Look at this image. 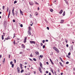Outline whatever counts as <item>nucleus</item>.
<instances>
[{"label":"nucleus","mask_w":75,"mask_h":75,"mask_svg":"<svg viewBox=\"0 0 75 75\" xmlns=\"http://www.w3.org/2000/svg\"><path fill=\"white\" fill-rule=\"evenodd\" d=\"M16 13H15V14L16 16H17V14H18V12H17V11H16Z\"/></svg>","instance_id":"nucleus-24"},{"label":"nucleus","mask_w":75,"mask_h":75,"mask_svg":"<svg viewBox=\"0 0 75 75\" xmlns=\"http://www.w3.org/2000/svg\"><path fill=\"white\" fill-rule=\"evenodd\" d=\"M13 62L12 61H11L10 62V64L11 65H12V64H13Z\"/></svg>","instance_id":"nucleus-34"},{"label":"nucleus","mask_w":75,"mask_h":75,"mask_svg":"<svg viewBox=\"0 0 75 75\" xmlns=\"http://www.w3.org/2000/svg\"><path fill=\"white\" fill-rule=\"evenodd\" d=\"M46 64H47V65H49V63H48V62H46Z\"/></svg>","instance_id":"nucleus-55"},{"label":"nucleus","mask_w":75,"mask_h":75,"mask_svg":"<svg viewBox=\"0 0 75 75\" xmlns=\"http://www.w3.org/2000/svg\"><path fill=\"white\" fill-rule=\"evenodd\" d=\"M62 12H63V10H61L59 12V14H62Z\"/></svg>","instance_id":"nucleus-10"},{"label":"nucleus","mask_w":75,"mask_h":75,"mask_svg":"<svg viewBox=\"0 0 75 75\" xmlns=\"http://www.w3.org/2000/svg\"><path fill=\"white\" fill-rule=\"evenodd\" d=\"M8 57H9V58H10V54L9 55Z\"/></svg>","instance_id":"nucleus-62"},{"label":"nucleus","mask_w":75,"mask_h":75,"mask_svg":"<svg viewBox=\"0 0 75 75\" xmlns=\"http://www.w3.org/2000/svg\"><path fill=\"white\" fill-rule=\"evenodd\" d=\"M13 44H14L15 45H16V42H15V40L14 41H13Z\"/></svg>","instance_id":"nucleus-32"},{"label":"nucleus","mask_w":75,"mask_h":75,"mask_svg":"<svg viewBox=\"0 0 75 75\" xmlns=\"http://www.w3.org/2000/svg\"><path fill=\"white\" fill-rule=\"evenodd\" d=\"M9 10V9L8 8V7H7V12H8V10Z\"/></svg>","instance_id":"nucleus-35"},{"label":"nucleus","mask_w":75,"mask_h":75,"mask_svg":"<svg viewBox=\"0 0 75 75\" xmlns=\"http://www.w3.org/2000/svg\"><path fill=\"white\" fill-rule=\"evenodd\" d=\"M42 42H43V43H44V42H45V40H43Z\"/></svg>","instance_id":"nucleus-46"},{"label":"nucleus","mask_w":75,"mask_h":75,"mask_svg":"<svg viewBox=\"0 0 75 75\" xmlns=\"http://www.w3.org/2000/svg\"><path fill=\"white\" fill-rule=\"evenodd\" d=\"M11 13V11H10H10H9V13H8V18H9V17H10V15Z\"/></svg>","instance_id":"nucleus-5"},{"label":"nucleus","mask_w":75,"mask_h":75,"mask_svg":"<svg viewBox=\"0 0 75 75\" xmlns=\"http://www.w3.org/2000/svg\"><path fill=\"white\" fill-rule=\"evenodd\" d=\"M34 74H36V71H34Z\"/></svg>","instance_id":"nucleus-61"},{"label":"nucleus","mask_w":75,"mask_h":75,"mask_svg":"<svg viewBox=\"0 0 75 75\" xmlns=\"http://www.w3.org/2000/svg\"><path fill=\"white\" fill-rule=\"evenodd\" d=\"M33 59L34 61H36V59H35V58H33Z\"/></svg>","instance_id":"nucleus-37"},{"label":"nucleus","mask_w":75,"mask_h":75,"mask_svg":"<svg viewBox=\"0 0 75 75\" xmlns=\"http://www.w3.org/2000/svg\"><path fill=\"white\" fill-rule=\"evenodd\" d=\"M47 30H49V27H47Z\"/></svg>","instance_id":"nucleus-53"},{"label":"nucleus","mask_w":75,"mask_h":75,"mask_svg":"<svg viewBox=\"0 0 75 75\" xmlns=\"http://www.w3.org/2000/svg\"><path fill=\"white\" fill-rule=\"evenodd\" d=\"M53 48L55 50V51H57V53H59V50L57 48H56L55 47H54Z\"/></svg>","instance_id":"nucleus-1"},{"label":"nucleus","mask_w":75,"mask_h":75,"mask_svg":"<svg viewBox=\"0 0 75 75\" xmlns=\"http://www.w3.org/2000/svg\"><path fill=\"white\" fill-rule=\"evenodd\" d=\"M40 66L42 68V63H41V62H40Z\"/></svg>","instance_id":"nucleus-8"},{"label":"nucleus","mask_w":75,"mask_h":75,"mask_svg":"<svg viewBox=\"0 0 75 75\" xmlns=\"http://www.w3.org/2000/svg\"><path fill=\"white\" fill-rule=\"evenodd\" d=\"M35 14H36V16H38V13L37 12H36Z\"/></svg>","instance_id":"nucleus-22"},{"label":"nucleus","mask_w":75,"mask_h":75,"mask_svg":"<svg viewBox=\"0 0 75 75\" xmlns=\"http://www.w3.org/2000/svg\"><path fill=\"white\" fill-rule=\"evenodd\" d=\"M51 63L53 65H54V63L52 61L51 62Z\"/></svg>","instance_id":"nucleus-56"},{"label":"nucleus","mask_w":75,"mask_h":75,"mask_svg":"<svg viewBox=\"0 0 75 75\" xmlns=\"http://www.w3.org/2000/svg\"><path fill=\"white\" fill-rule=\"evenodd\" d=\"M39 70L40 71L41 73H42V71H41V68H39Z\"/></svg>","instance_id":"nucleus-9"},{"label":"nucleus","mask_w":75,"mask_h":75,"mask_svg":"<svg viewBox=\"0 0 75 75\" xmlns=\"http://www.w3.org/2000/svg\"><path fill=\"white\" fill-rule=\"evenodd\" d=\"M59 59H60V60L62 62H64V61L62 60V58L61 57H60Z\"/></svg>","instance_id":"nucleus-14"},{"label":"nucleus","mask_w":75,"mask_h":75,"mask_svg":"<svg viewBox=\"0 0 75 75\" xmlns=\"http://www.w3.org/2000/svg\"><path fill=\"white\" fill-rule=\"evenodd\" d=\"M2 40H4V35H2Z\"/></svg>","instance_id":"nucleus-18"},{"label":"nucleus","mask_w":75,"mask_h":75,"mask_svg":"<svg viewBox=\"0 0 75 75\" xmlns=\"http://www.w3.org/2000/svg\"><path fill=\"white\" fill-rule=\"evenodd\" d=\"M14 8H13V9L12 10V12H14Z\"/></svg>","instance_id":"nucleus-45"},{"label":"nucleus","mask_w":75,"mask_h":75,"mask_svg":"<svg viewBox=\"0 0 75 75\" xmlns=\"http://www.w3.org/2000/svg\"><path fill=\"white\" fill-rule=\"evenodd\" d=\"M64 1H65L66 2V3L67 5H68L69 3H68V1L66 0H64Z\"/></svg>","instance_id":"nucleus-7"},{"label":"nucleus","mask_w":75,"mask_h":75,"mask_svg":"<svg viewBox=\"0 0 75 75\" xmlns=\"http://www.w3.org/2000/svg\"><path fill=\"white\" fill-rule=\"evenodd\" d=\"M43 55H40V58H42V57H43Z\"/></svg>","instance_id":"nucleus-28"},{"label":"nucleus","mask_w":75,"mask_h":75,"mask_svg":"<svg viewBox=\"0 0 75 75\" xmlns=\"http://www.w3.org/2000/svg\"><path fill=\"white\" fill-rule=\"evenodd\" d=\"M17 1H15L14 2V4H16V3H17Z\"/></svg>","instance_id":"nucleus-31"},{"label":"nucleus","mask_w":75,"mask_h":75,"mask_svg":"<svg viewBox=\"0 0 75 75\" xmlns=\"http://www.w3.org/2000/svg\"><path fill=\"white\" fill-rule=\"evenodd\" d=\"M20 67H22V66H23V65L22 64H20Z\"/></svg>","instance_id":"nucleus-58"},{"label":"nucleus","mask_w":75,"mask_h":75,"mask_svg":"<svg viewBox=\"0 0 75 75\" xmlns=\"http://www.w3.org/2000/svg\"><path fill=\"white\" fill-rule=\"evenodd\" d=\"M68 46H69L68 45V44H67L66 45V47H68Z\"/></svg>","instance_id":"nucleus-51"},{"label":"nucleus","mask_w":75,"mask_h":75,"mask_svg":"<svg viewBox=\"0 0 75 75\" xmlns=\"http://www.w3.org/2000/svg\"><path fill=\"white\" fill-rule=\"evenodd\" d=\"M30 57H33V55H32V54H31L30 55Z\"/></svg>","instance_id":"nucleus-52"},{"label":"nucleus","mask_w":75,"mask_h":75,"mask_svg":"<svg viewBox=\"0 0 75 75\" xmlns=\"http://www.w3.org/2000/svg\"><path fill=\"white\" fill-rule=\"evenodd\" d=\"M2 57V56L1 55H0V58L1 59V57Z\"/></svg>","instance_id":"nucleus-60"},{"label":"nucleus","mask_w":75,"mask_h":75,"mask_svg":"<svg viewBox=\"0 0 75 75\" xmlns=\"http://www.w3.org/2000/svg\"><path fill=\"white\" fill-rule=\"evenodd\" d=\"M49 75H51V73L50 72H49Z\"/></svg>","instance_id":"nucleus-57"},{"label":"nucleus","mask_w":75,"mask_h":75,"mask_svg":"<svg viewBox=\"0 0 75 75\" xmlns=\"http://www.w3.org/2000/svg\"><path fill=\"white\" fill-rule=\"evenodd\" d=\"M45 45H44L43 46V48H45Z\"/></svg>","instance_id":"nucleus-43"},{"label":"nucleus","mask_w":75,"mask_h":75,"mask_svg":"<svg viewBox=\"0 0 75 75\" xmlns=\"http://www.w3.org/2000/svg\"><path fill=\"white\" fill-rule=\"evenodd\" d=\"M4 7H5V6H3V10H4Z\"/></svg>","instance_id":"nucleus-49"},{"label":"nucleus","mask_w":75,"mask_h":75,"mask_svg":"<svg viewBox=\"0 0 75 75\" xmlns=\"http://www.w3.org/2000/svg\"><path fill=\"white\" fill-rule=\"evenodd\" d=\"M17 70L18 71V72H20V68H19V67H17Z\"/></svg>","instance_id":"nucleus-11"},{"label":"nucleus","mask_w":75,"mask_h":75,"mask_svg":"<svg viewBox=\"0 0 75 75\" xmlns=\"http://www.w3.org/2000/svg\"><path fill=\"white\" fill-rule=\"evenodd\" d=\"M30 17H32V15H31V14H30Z\"/></svg>","instance_id":"nucleus-63"},{"label":"nucleus","mask_w":75,"mask_h":75,"mask_svg":"<svg viewBox=\"0 0 75 75\" xmlns=\"http://www.w3.org/2000/svg\"><path fill=\"white\" fill-rule=\"evenodd\" d=\"M22 46L23 47V48H25V46H24V45L23 44H22Z\"/></svg>","instance_id":"nucleus-19"},{"label":"nucleus","mask_w":75,"mask_h":75,"mask_svg":"<svg viewBox=\"0 0 75 75\" xmlns=\"http://www.w3.org/2000/svg\"><path fill=\"white\" fill-rule=\"evenodd\" d=\"M48 72H48V71H46V74H48Z\"/></svg>","instance_id":"nucleus-40"},{"label":"nucleus","mask_w":75,"mask_h":75,"mask_svg":"<svg viewBox=\"0 0 75 75\" xmlns=\"http://www.w3.org/2000/svg\"><path fill=\"white\" fill-rule=\"evenodd\" d=\"M23 52H20V54H23Z\"/></svg>","instance_id":"nucleus-39"},{"label":"nucleus","mask_w":75,"mask_h":75,"mask_svg":"<svg viewBox=\"0 0 75 75\" xmlns=\"http://www.w3.org/2000/svg\"><path fill=\"white\" fill-rule=\"evenodd\" d=\"M35 4H38V5L39 4H38L37 2H35Z\"/></svg>","instance_id":"nucleus-26"},{"label":"nucleus","mask_w":75,"mask_h":75,"mask_svg":"<svg viewBox=\"0 0 75 75\" xmlns=\"http://www.w3.org/2000/svg\"><path fill=\"white\" fill-rule=\"evenodd\" d=\"M65 42H66V43L67 44L68 43V40H67V39H65Z\"/></svg>","instance_id":"nucleus-36"},{"label":"nucleus","mask_w":75,"mask_h":75,"mask_svg":"<svg viewBox=\"0 0 75 75\" xmlns=\"http://www.w3.org/2000/svg\"><path fill=\"white\" fill-rule=\"evenodd\" d=\"M12 14H13V16L15 15L14 12H12Z\"/></svg>","instance_id":"nucleus-38"},{"label":"nucleus","mask_w":75,"mask_h":75,"mask_svg":"<svg viewBox=\"0 0 75 75\" xmlns=\"http://www.w3.org/2000/svg\"><path fill=\"white\" fill-rule=\"evenodd\" d=\"M28 28H29V30H30H30H31V27L29 26L28 27Z\"/></svg>","instance_id":"nucleus-33"},{"label":"nucleus","mask_w":75,"mask_h":75,"mask_svg":"<svg viewBox=\"0 0 75 75\" xmlns=\"http://www.w3.org/2000/svg\"><path fill=\"white\" fill-rule=\"evenodd\" d=\"M29 4L30 6H33L34 5V3L33 2H29Z\"/></svg>","instance_id":"nucleus-2"},{"label":"nucleus","mask_w":75,"mask_h":75,"mask_svg":"<svg viewBox=\"0 0 75 75\" xmlns=\"http://www.w3.org/2000/svg\"><path fill=\"white\" fill-rule=\"evenodd\" d=\"M13 61L14 62V63L16 64V60L15 59L13 60Z\"/></svg>","instance_id":"nucleus-25"},{"label":"nucleus","mask_w":75,"mask_h":75,"mask_svg":"<svg viewBox=\"0 0 75 75\" xmlns=\"http://www.w3.org/2000/svg\"><path fill=\"white\" fill-rule=\"evenodd\" d=\"M73 71H75V68H73Z\"/></svg>","instance_id":"nucleus-64"},{"label":"nucleus","mask_w":75,"mask_h":75,"mask_svg":"<svg viewBox=\"0 0 75 75\" xmlns=\"http://www.w3.org/2000/svg\"><path fill=\"white\" fill-rule=\"evenodd\" d=\"M27 37H25V39L24 40V41H23L24 43H25L27 42Z\"/></svg>","instance_id":"nucleus-4"},{"label":"nucleus","mask_w":75,"mask_h":75,"mask_svg":"<svg viewBox=\"0 0 75 75\" xmlns=\"http://www.w3.org/2000/svg\"><path fill=\"white\" fill-rule=\"evenodd\" d=\"M30 42L32 44H35V42L34 41H30Z\"/></svg>","instance_id":"nucleus-3"},{"label":"nucleus","mask_w":75,"mask_h":75,"mask_svg":"<svg viewBox=\"0 0 75 75\" xmlns=\"http://www.w3.org/2000/svg\"><path fill=\"white\" fill-rule=\"evenodd\" d=\"M35 53L36 54V55H38V54H39V52H35Z\"/></svg>","instance_id":"nucleus-17"},{"label":"nucleus","mask_w":75,"mask_h":75,"mask_svg":"<svg viewBox=\"0 0 75 75\" xmlns=\"http://www.w3.org/2000/svg\"><path fill=\"white\" fill-rule=\"evenodd\" d=\"M50 71L52 72V73H53V74H54V71H53V70L52 69H51L50 70Z\"/></svg>","instance_id":"nucleus-13"},{"label":"nucleus","mask_w":75,"mask_h":75,"mask_svg":"<svg viewBox=\"0 0 75 75\" xmlns=\"http://www.w3.org/2000/svg\"><path fill=\"white\" fill-rule=\"evenodd\" d=\"M40 45L41 46H42L43 45V44L42 43H40Z\"/></svg>","instance_id":"nucleus-41"},{"label":"nucleus","mask_w":75,"mask_h":75,"mask_svg":"<svg viewBox=\"0 0 75 75\" xmlns=\"http://www.w3.org/2000/svg\"><path fill=\"white\" fill-rule=\"evenodd\" d=\"M13 22L14 23L16 21H15V20L14 19L13 20Z\"/></svg>","instance_id":"nucleus-54"},{"label":"nucleus","mask_w":75,"mask_h":75,"mask_svg":"<svg viewBox=\"0 0 75 75\" xmlns=\"http://www.w3.org/2000/svg\"><path fill=\"white\" fill-rule=\"evenodd\" d=\"M52 54H53V52H50V55H52Z\"/></svg>","instance_id":"nucleus-27"},{"label":"nucleus","mask_w":75,"mask_h":75,"mask_svg":"<svg viewBox=\"0 0 75 75\" xmlns=\"http://www.w3.org/2000/svg\"><path fill=\"white\" fill-rule=\"evenodd\" d=\"M64 20H61L60 22V23H64Z\"/></svg>","instance_id":"nucleus-15"},{"label":"nucleus","mask_w":75,"mask_h":75,"mask_svg":"<svg viewBox=\"0 0 75 75\" xmlns=\"http://www.w3.org/2000/svg\"><path fill=\"white\" fill-rule=\"evenodd\" d=\"M69 64V62H66V64Z\"/></svg>","instance_id":"nucleus-47"},{"label":"nucleus","mask_w":75,"mask_h":75,"mask_svg":"<svg viewBox=\"0 0 75 75\" xmlns=\"http://www.w3.org/2000/svg\"><path fill=\"white\" fill-rule=\"evenodd\" d=\"M50 11H51V12H53V9H51L50 10Z\"/></svg>","instance_id":"nucleus-20"},{"label":"nucleus","mask_w":75,"mask_h":75,"mask_svg":"<svg viewBox=\"0 0 75 75\" xmlns=\"http://www.w3.org/2000/svg\"><path fill=\"white\" fill-rule=\"evenodd\" d=\"M67 57H68V58H70V57H69L67 55L66 56Z\"/></svg>","instance_id":"nucleus-48"},{"label":"nucleus","mask_w":75,"mask_h":75,"mask_svg":"<svg viewBox=\"0 0 75 75\" xmlns=\"http://www.w3.org/2000/svg\"><path fill=\"white\" fill-rule=\"evenodd\" d=\"M12 66H11V67L12 68H14V64H12Z\"/></svg>","instance_id":"nucleus-23"},{"label":"nucleus","mask_w":75,"mask_h":75,"mask_svg":"<svg viewBox=\"0 0 75 75\" xmlns=\"http://www.w3.org/2000/svg\"><path fill=\"white\" fill-rule=\"evenodd\" d=\"M68 55H71V53H69L68 54Z\"/></svg>","instance_id":"nucleus-59"},{"label":"nucleus","mask_w":75,"mask_h":75,"mask_svg":"<svg viewBox=\"0 0 75 75\" xmlns=\"http://www.w3.org/2000/svg\"><path fill=\"white\" fill-rule=\"evenodd\" d=\"M71 49L72 50H73V47H72V46H71Z\"/></svg>","instance_id":"nucleus-44"},{"label":"nucleus","mask_w":75,"mask_h":75,"mask_svg":"<svg viewBox=\"0 0 75 75\" xmlns=\"http://www.w3.org/2000/svg\"><path fill=\"white\" fill-rule=\"evenodd\" d=\"M28 34L29 35H31V32H30V30H28Z\"/></svg>","instance_id":"nucleus-6"},{"label":"nucleus","mask_w":75,"mask_h":75,"mask_svg":"<svg viewBox=\"0 0 75 75\" xmlns=\"http://www.w3.org/2000/svg\"><path fill=\"white\" fill-rule=\"evenodd\" d=\"M24 72V70L22 69V70L21 71V73H22V72Z\"/></svg>","instance_id":"nucleus-29"},{"label":"nucleus","mask_w":75,"mask_h":75,"mask_svg":"<svg viewBox=\"0 0 75 75\" xmlns=\"http://www.w3.org/2000/svg\"><path fill=\"white\" fill-rule=\"evenodd\" d=\"M20 26L21 27H23V25L22 24H21Z\"/></svg>","instance_id":"nucleus-42"},{"label":"nucleus","mask_w":75,"mask_h":75,"mask_svg":"<svg viewBox=\"0 0 75 75\" xmlns=\"http://www.w3.org/2000/svg\"><path fill=\"white\" fill-rule=\"evenodd\" d=\"M20 12L21 15H22V16H23V11H21V10H20Z\"/></svg>","instance_id":"nucleus-12"},{"label":"nucleus","mask_w":75,"mask_h":75,"mask_svg":"<svg viewBox=\"0 0 75 75\" xmlns=\"http://www.w3.org/2000/svg\"><path fill=\"white\" fill-rule=\"evenodd\" d=\"M59 64L61 65V66H63V65L62 64V63L61 62H59Z\"/></svg>","instance_id":"nucleus-21"},{"label":"nucleus","mask_w":75,"mask_h":75,"mask_svg":"<svg viewBox=\"0 0 75 75\" xmlns=\"http://www.w3.org/2000/svg\"><path fill=\"white\" fill-rule=\"evenodd\" d=\"M15 36H16V34L15 33H14L13 34V38H14V37H15Z\"/></svg>","instance_id":"nucleus-30"},{"label":"nucleus","mask_w":75,"mask_h":75,"mask_svg":"<svg viewBox=\"0 0 75 75\" xmlns=\"http://www.w3.org/2000/svg\"><path fill=\"white\" fill-rule=\"evenodd\" d=\"M65 15V11H64L63 13V16H64Z\"/></svg>","instance_id":"nucleus-16"},{"label":"nucleus","mask_w":75,"mask_h":75,"mask_svg":"<svg viewBox=\"0 0 75 75\" xmlns=\"http://www.w3.org/2000/svg\"><path fill=\"white\" fill-rule=\"evenodd\" d=\"M50 61L51 62H52V60L51 59H50Z\"/></svg>","instance_id":"nucleus-50"}]
</instances>
